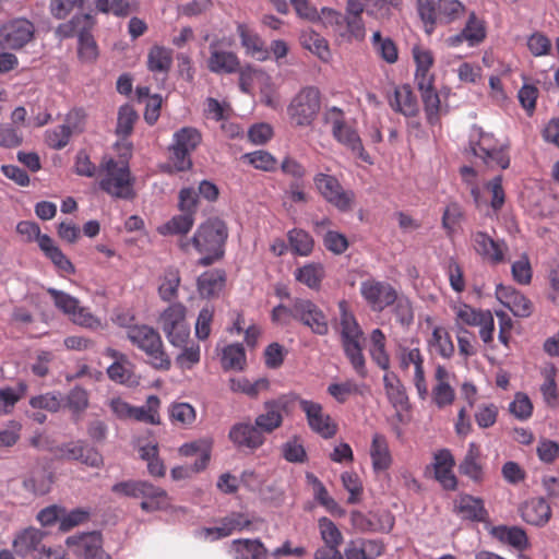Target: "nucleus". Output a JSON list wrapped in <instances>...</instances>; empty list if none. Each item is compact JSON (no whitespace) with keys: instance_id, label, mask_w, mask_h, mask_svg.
<instances>
[{"instance_id":"nucleus-1","label":"nucleus","mask_w":559,"mask_h":559,"mask_svg":"<svg viewBox=\"0 0 559 559\" xmlns=\"http://www.w3.org/2000/svg\"><path fill=\"white\" fill-rule=\"evenodd\" d=\"M227 237L228 229L224 221L210 218L201 224L192 237L193 247L203 254L198 263L207 266L221 259Z\"/></svg>"},{"instance_id":"nucleus-2","label":"nucleus","mask_w":559,"mask_h":559,"mask_svg":"<svg viewBox=\"0 0 559 559\" xmlns=\"http://www.w3.org/2000/svg\"><path fill=\"white\" fill-rule=\"evenodd\" d=\"M468 144L472 154L488 168L507 169L510 166L509 142H500L493 133L484 131L481 127H472Z\"/></svg>"},{"instance_id":"nucleus-3","label":"nucleus","mask_w":559,"mask_h":559,"mask_svg":"<svg viewBox=\"0 0 559 559\" xmlns=\"http://www.w3.org/2000/svg\"><path fill=\"white\" fill-rule=\"evenodd\" d=\"M99 170L104 173L99 181L103 191L117 199L130 200L134 197L133 179L128 163L112 157L104 158Z\"/></svg>"},{"instance_id":"nucleus-4","label":"nucleus","mask_w":559,"mask_h":559,"mask_svg":"<svg viewBox=\"0 0 559 559\" xmlns=\"http://www.w3.org/2000/svg\"><path fill=\"white\" fill-rule=\"evenodd\" d=\"M127 337L147 355L150 364L154 368L162 370L170 368V359L165 353L162 337L155 329L145 324H135L129 328Z\"/></svg>"},{"instance_id":"nucleus-5","label":"nucleus","mask_w":559,"mask_h":559,"mask_svg":"<svg viewBox=\"0 0 559 559\" xmlns=\"http://www.w3.org/2000/svg\"><path fill=\"white\" fill-rule=\"evenodd\" d=\"M321 109V93L316 86H305L298 91L287 106L290 121L300 128L310 127Z\"/></svg>"},{"instance_id":"nucleus-6","label":"nucleus","mask_w":559,"mask_h":559,"mask_svg":"<svg viewBox=\"0 0 559 559\" xmlns=\"http://www.w3.org/2000/svg\"><path fill=\"white\" fill-rule=\"evenodd\" d=\"M202 142V133L194 127H182L173 134L168 147L170 162L177 171L191 169V154Z\"/></svg>"},{"instance_id":"nucleus-7","label":"nucleus","mask_w":559,"mask_h":559,"mask_svg":"<svg viewBox=\"0 0 559 559\" xmlns=\"http://www.w3.org/2000/svg\"><path fill=\"white\" fill-rule=\"evenodd\" d=\"M313 185L318 193L337 211L347 213L354 209L355 192L352 189H345L335 176L317 173L313 176Z\"/></svg>"},{"instance_id":"nucleus-8","label":"nucleus","mask_w":559,"mask_h":559,"mask_svg":"<svg viewBox=\"0 0 559 559\" xmlns=\"http://www.w3.org/2000/svg\"><path fill=\"white\" fill-rule=\"evenodd\" d=\"M187 308L181 302L170 304L158 317V324L168 342L175 347L186 345L190 328L186 321Z\"/></svg>"},{"instance_id":"nucleus-9","label":"nucleus","mask_w":559,"mask_h":559,"mask_svg":"<svg viewBox=\"0 0 559 559\" xmlns=\"http://www.w3.org/2000/svg\"><path fill=\"white\" fill-rule=\"evenodd\" d=\"M214 527H202L197 530L194 536L200 539L215 542L233 535L234 533L249 530L252 519L245 512H230L217 521Z\"/></svg>"},{"instance_id":"nucleus-10","label":"nucleus","mask_w":559,"mask_h":559,"mask_svg":"<svg viewBox=\"0 0 559 559\" xmlns=\"http://www.w3.org/2000/svg\"><path fill=\"white\" fill-rule=\"evenodd\" d=\"M295 320L308 328L313 334L325 336L330 326L326 314L311 299L294 298Z\"/></svg>"},{"instance_id":"nucleus-11","label":"nucleus","mask_w":559,"mask_h":559,"mask_svg":"<svg viewBox=\"0 0 559 559\" xmlns=\"http://www.w3.org/2000/svg\"><path fill=\"white\" fill-rule=\"evenodd\" d=\"M292 401H297L305 413L309 428L323 439H331L336 435L337 426L331 416L323 411V406L314 401L301 399L292 394Z\"/></svg>"},{"instance_id":"nucleus-12","label":"nucleus","mask_w":559,"mask_h":559,"mask_svg":"<svg viewBox=\"0 0 559 559\" xmlns=\"http://www.w3.org/2000/svg\"><path fill=\"white\" fill-rule=\"evenodd\" d=\"M360 294L373 311L384 310L397 298L396 290L389 283L373 278L361 282Z\"/></svg>"},{"instance_id":"nucleus-13","label":"nucleus","mask_w":559,"mask_h":559,"mask_svg":"<svg viewBox=\"0 0 559 559\" xmlns=\"http://www.w3.org/2000/svg\"><path fill=\"white\" fill-rule=\"evenodd\" d=\"M35 34L34 24L26 19H14L0 28V44L9 49H21L28 44Z\"/></svg>"},{"instance_id":"nucleus-14","label":"nucleus","mask_w":559,"mask_h":559,"mask_svg":"<svg viewBox=\"0 0 559 559\" xmlns=\"http://www.w3.org/2000/svg\"><path fill=\"white\" fill-rule=\"evenodd\" d=\"M66 544L74 555L84 559H111L103 549V538L99 532L69 536Z\"/></svg>"},{"instance_id":"nucleus-15","label":"nucleus","mask_w":559,"mask_h":559,"mask_svg":"<svg viewBox=\"0 0 559 559\" xmlns=\"http://www.w3.org/2000/svg\"><path fill=\"white\" fill-rule=\"evenodd\" d=\"M385 98L394 112L406 118H415L419 114V104L409 84L394 85Z\"/></svg>"},{"instance_id":"nucleus-16","label":"nucleus","mask_w":559,"mask_h":559,"mask_svg":"<svg viewBox=\"0 0 559 559\" xmlns=\"http://www.w3.org/2000/svg\"><path fill=\"white\" fill-rule=\"evenodd\" d=\"M288 403L289 401L286 396L267 400L263 403V412L254 419L262 435L272 433L283 425V413L288 406Z\"/></svg>"},{"instance_id":"nucleus-17","label":"nucleus","mask_w":559,"mask_h":559,"mask_svg":"<svg viewBox=\"0 0 559 559\" xmlns=\"http://www.w3.org/2000/svg\"><path fill=\"white\" fill-rule=\"evenodd\" d=\"M230 442L240 450H257L263 445L265 438L258 426L250 421H240L233 425L228 432Z\"/></svg>"},{"instance_id":"nucleus-18","label":"nucleus","mask_w":559,"mask_h":559,"mask_svg":"<svg viewBox=\"0 0 559 559\" xmlns=\"http://www.w3.org/2000/svg\"><path fill=\"white\" fill-rule=\"evenodd\" d=\"M472 241L476 253L490 264L504 262L508 249L504 240H495L487 233L479 230L472 235Z\"/></svg>"},{"instance_id":"nucleus-19","label":"nucleus","mask_w":559,"mask_h":559,"mask_svg":"<svg viewBox=\"0 0 559 559\" xmlns=\"http://www.w3.org/2000/svg\"><path fill=\"white\" fill-rule=\"evenodd\" d=\"M46 536L47 532L33 526L22 530L13 539L14 552L22 558H33L44 545Z\"/></svg>"},{"instance_id":"nucleus-20","label":"nucleus","mask_w":559,"mask_h":559,"mask_svg":"<svg viewBox=\"0 0 559 559\" xmlns=\"http://www.w3.org/2000/svg\"><path fill=\"white\" fill-rule=\"evenodd\" d=\"M454 465L455 461L450 450L441 449L433 454L435 478L445 490H454L457 486V479L453 473Z\"/></svg>"},{"instance_id":"nucleus-21","label":"nucleus","mask_w":559,"mask_h":559,"mask_svg":"<svg viewBox=\"0 0 559 559\" xmlns=\"http://www.w3.org/2000/svg\"><path fill=\"white\" fill-rule=\"evenodd\" d=\"M236 31L246 55L259 61H265L270 58V51L264 40L252 27L246 23H237Z\"/></svg>"},{"instance_id":"nucleus-22","label":"nucleus","mask_w":559,"mask_h":559,"mask_svg":"<svg viewBox=\"0 0 559 559\" xmlns=\"http://www.w3.org/2000/svg\"><path fill=\"white\" fill-rule=\"evenodd\" d=\"M497 298L516 317L526 318L532 313L531 301L511 286L499 284L496 288Z\"/></svg>"},{"instance_id":"nucleus-23","label":"nucleus","mask_w":559,"mask_h":559,"mask_svg":"<svg viewBox=\"0 0 559 559\" xmlns=\"http://www.w3.org/2000/svg\"><path fill=\"white\" fill-rule=\"evenodd\" d=\"M234 559H269L270 551L260 538H237L230 543Z\"/></svg>"},{"instance_id":"nucleus-24","label":"nucleus","mask_w":559,"mask_h":559,"mask_svg":"<svg viewBox=\"0 0 559 559\" xmlns=\"http://www.w3.org/2000/svg\"><path fill=\"white\" fill-rule=\"evenodd\" d=\"M60 453L68 460L81 461L92 467L99 466L103 461L102 455L93 447L81 440L62 444Z\"/></svg>"},{"instance_id":"nucleus-25","label":"nucleus","mask_w":559,"mask_h":559,"mask_svg":"<svg viewBox=\"0 0 559 559\" xmlns=\"http://www.w3.org/2000/svg\"><path fill=\"white\" fill-rule=\"evenodd\" d=\"M524 522L534 526H544L551 516V508L544 498H532L521 507Z\"/></svg>"},{"instance_id":"nucleus-26","label":"nucleus","mask_w":559,"mask_h":559,"mask_svg":"<svg viewBox=\"0 0 559 559\" xmlns=\"http://www.w3.org/2000/svg\"><path fill=\"white\" fill-rule=\"evenodd\" d=\"M240 62L236 53L217 49L214 44L210 46L207 68L216 74L235 73L239 70Z\"/></svg>"},{"instance_id":"nucleus-27","label":"nucleus","mask_w":559,"mask_h":559,"mask_svg":"<svg viewBox=\"0 0 559 559\" xmlns=\"http://www.w3.org/2000/svg\"><path fill=\"white\" fill-rule=\"evenodd\" d=\"M490 535L519 551L525 550L530 545L526 532L520 526L497 525L490 530Z\"/></svg>"},{"instance_id":"nucleus-28","label":"nucleus","mask_w":559,"mask_h":559,"mask_svg":"<svg viewBox=\"0 0 559 559\" xmlns=\"http://www.w3.org/2000/svg\"><path fill=\"white\" fill-rule=\"evenodd\" d=\"M226 284V273L222 269H212L203 272L197 281L198 293L202 298L218 296Z\"/></svg>"},{"instance_id":"nucleus-29","label":"nucleus","mask_w":559,"mask_h":559,"mask_svg":"<svg viewBox=\"0 0 559 559\" xmlns=\"http://www.w3.org/2000/svg\"><path fill=\"white\" fill-rule=\"evenodd\" d=\"M140 498L143 499L141 502V509L146 512H154L165 510L169 506V498L166 490L153 485L146 480H143V487L141 488Z\"/></svg>"},{"instance_id":"nucleus-30","label":"nucleus","mask_w":559,"mask_h":559,"mask_svg":"<svg viewBox=\"0 0 559 559\" xmlns=\"http://www.w3.org/2000/svg\"><path fill=\"white\" fill-rule=\"evenodd\" d=\"M416 64L415 83L417 87L426 86L427 82L435 81V75L430 73L435 59L432 52L420 46H414L412 49Z\"/></svg>"},{"instance_id":"nucleus-31","label":"nucleus","mask_w":559,"mask_h":559,"mask_svg":"<svg viewBox=\"0 0 559 559\" xmlns=\"http://www.w3.org/2000/svg\"><path fill=\"white\" fill-rule=\"evenodd\" d=\"M480 449L475 442L468 444L467 452L459 465L462 475L468 477L472 481L478 484L484 479V468L479 461Z\"/></svg>"},{"instance_id":"nucleus-32","label":"nucleus","mask_w":559,"mask_h":559,"mask_svg":"<svg viewBox=\"0 0 559 559\" xmlns=\"http://www.w3.org/2000/svg\"><path fill=\"white\" fill-rule=\"evenodd\" d=\"M369 453L372 462V468L376 473L390 468L392 464V456L386 438L383 435L374 433L372 436Z\"/></svg>"},{"instance_id":"nucleus-33","label":"nucleus","mask_w":559,"mask_h":559,"mask_svg":"<svg viewBox=\"0 0 559 559\" xmlns=\"http://www.w3.org/2000/svg\"><path fill=\"white\" fill-rule=\"evenodd\" d=\"M456 512L462 519L473 522H483L488 513L481 498L462 495L456 504Z\"/></svg>"},{"instance_id":"nucleus-34","label":"nucleus","mask_w":559,"mask_h":559,"mask_svg":"<svg viewBox=\"0 0 559 559\" xmlns=\"http://www.w3.org/2000/svg\"><path fill=\"white\" fill-rule=\"evenodd\" d=\"M333 138L348 150L352 151L361 160L371 164L369 154L365 151L361 139L358 132L347 123L340 128V130L332 132Z\"/></svg>"},{"instance_id":"nucleus-35","label":"nucleus","mask_w":559,"mask_h":559,"mask_svg":"<svg viewBox=\"0 0 559 559\" xmlns=\"http://www.w3.org/2000/svg\"><path fill=\"white\" fill-rule=\"evenodd\" d=\"M39 248L59 271L66 274H73L75 272L72 262L55 243L51 237L44 235V237L40 238Z\"/></svg>"},{"instance_id":"nucleus-36","label":"nucleus","mask_w":559,"mask_h":559,"mask_svg":"<svg viewBox=\"0 0 559 559\" xmlns=\"http://www.w3.org/2000/svg\"><path fill=\"white\" fill-rule=\"evenodd\" d=\"M341 342L361 340L362 330L359 326L355 316L348 310L347 302L341 300L338 302Z\"/></svg>"},{"instance_id":"nucleus-37","label":"nucleus","mask_w":559,"mask_h":559,"mask_svg":"<svg viewBox=\"0 0 559 559\" xmlns=\"http://www.w3.org/2000/svg\"><path fill=\"white\" fill-rule=\"evenodd\" d=\"M301 46L316 55L320 60L326 62L331 58L329 44L324 37L311 28H307L300 34Z\"/></svg>"},{"instance_id":"nucleus-38","label":"nucleus","mask_w":559,"mask_h":559,"mask_svg":"<svg viewBox=\"0 0 559 559\" xmlns=\"http://www.w3.org/2000/svg\"><path fill=\"white\" fill-rule=\"evenodd\" d=\"M294 275L296 281L299 283L306 285L310 289L318 290L325 273L321 263L312 262L296 269Z\"/></svg>"},{"instance_id":"nucleus-39","label":"nucleus","mask_w":559,"mask_h":559,"mask_svg":"<svg viewBox=\"0 0 559 559\" xmlns=\"http://www.w3.org/2000/svg\"><path fill=\"white\" fill-rule=\"evenodd\" d=\"M160 401L156 395H150L146 399L145 405L142 406H132L131 419L136 421L150 424V425H159V409Z\"/></svg>"},{"instance_id":"nucleus-40","label":"nucleus","mask_w":559,"mask_h":559,"mask_svg":"<svg viewBox=\"0 0 559 559\" xmlns=\"http://www.w3.org/2000/svg\"><path fill=\"white\" fill-rule=\"evenodd\" d=\"M435 81H429L426 86L417 87L424 103L427 121L436 124L439 121L440 97L433 87Z\"/></svg>"},{"instance_id":"nucleus-41","label":"nucleus","mask_w":559,"mask_h":559,"mask_svg":"<svg viewBox=\"0 0 559 559\" xmlns=\"http://www.w3.org/2000/svg\"><path fill=\"white\" fill-rule=\"evenodd\" d=\"M173 64V51L164 46H153L147 55V68L153 73H168Z\"/></svg>"},{"instance_id":"nucleus-42","label":"nucleus","mask_w":559,"mask_h":559,"mask_svg":"<svg viewBox=\"0 0 559 559\" xmlns=\"http://www.w3.org/2000/svg\"><path fill=\"white\" fill-rule=\"evenodd\" d=\"M487 31L485 21L476 15L474 11L468 14L467 21L462 28V36L466 37L469 47L478 46L486 38Z\"/></svg>"},{"instance_id":"nucleus-43","label":"nucleus","mask_w":559,"mask_h":559,"mask_svg":"<svg viewBox=\"0 0 559 559\" xmlns=\"http://www.w3.org/2000/svg\"><path fill=\"white\" fill-rule=\"evenodd\" d=\"M335 33L345 41H362L366 37V26L362 17L344 16V23Z\"/></svg>"},{"instance_id":"nucleus-44","label":"nucleus","mask_w":559,"mask_h":559,"mask_svg":"<svg viewBox=\"0 0 559 559\" xmlns=\"http://www.w3.org/2000/svg\"><path fill=\"white\" fill-rule=\"evenodd\" d=\"M369 353L372 360L383 370L390 367V357L385 350V335L380 329L372 330L370 334Z\"/></svg>"},{"instance_id":"nucleus-45","label":"nucleus","mask_w":559,"mask_h":559,"mask_svg":"<svg viewBox=\"0 0 559 559\" xmlns=\"http://www.w3.org/2000/svg\"><path fill=\"white\" fill-rule=\"evenodd\" d=\"M288 243L293 252L300 257H308L313 251L314 240L312 236L300 228H293L287 233Z\"/></svg>"},{"instance_id":"nucleus-46","label":"nucleus","mask_w":559,"mask_h":559,"mask_svg":"<svg viewBox=\"0 0 559 559\" xmlns=\"http://www.w3.org/2000/svg\"><path fill=\"white\" fill-rule=\"evenodd\" d=\"M428 344L432 352L444 359H450L454 354V344L451 340V336L447 330L441 326H436L432 330V334L428 341Z\"/></svg>"},{"instance_id":"nucleus-47","label":"nucleus","mask_w":559,"mask_h":559,"mask_svg":"<svg viewBox=\"0 0 559 559\" xmlns=\"http://www.w3.org/2000/svg\"><path fill=\"white\" fill-rule=\"evenodd\" d=\"M108 378L119 384H124L128 386H133L139 383L136 377L132 371V365L128 359L123 360H115L107 368Z\"/></svg>"},{"instance_id":"nucleus-48","label":"nucleus","mask_w":559,"mask_h":559,"mask_svg":"<svg viewBox=\"0 0 559 559\" xmlns=\"http://www.w3.org/2000/svg\"><path fill=\"white\" fill-rule=\"evenodd\" d=\"M180 273L175 267L165 270L162 282L158 286V296L163 301H171L178 297L180 286Z\"/></svg>"},{"instance_id":"nucleus-49","label":"nucleus","mask_w":559,"mask_h":559,"mask_svg":"<svg viewBox=\"0 0 559 559\" xmlns=\"http://www.w3.org/2000/svg\"><path fill=\"white\" fill-rule=\"evenodd\" d=\"M383 384L386 396L394 407H404L407 404L408 397L405 388L396 376L385 373Z\"/></svg>"},{"instance_id":"nucleus-50","label":"nucleus","mask_w":559,"mask_h":559,"mask_svg":"<svg viewBox=\"0 0 559 559\" xmlns=\"http://www.w3.org/2000/svg\"><path fill=\"white\" fill-rule=\"evenodd\" d=\"M222 366L225 370H242L246 366V352L240 343L225 346L222 352Z\"/></svg>"},{"instance_id":"nucleus-51","label":"nucleus","mask_w":559,"mask_h":559,"mask_svg":"<svg viewBox=\"0 0 559 559\" xmlns=\"http://www.w3.org/2000/svg\"><path fill=\"white\" fill-rule=\"evenodd\" d=\"M371 44L377 55L386 63L392 64L397 61V47L390 37H382L380 31H376L372 34Z\"/></svg>"},{"instance_id":"nucleus-52","label":"nucleus","mask_w":559,"mask_h":559,"mask_svg":"<svg viewBox=\"0 0 559 559\" xmlns=\"http://www.w3.org/2000/svg\"><path fill=\"white\" fill-rule=\"evenodd\" d=\"M360 341L361 340L343 342L342 346L344 354L349 360L353 369L359 377L365 378L367 376V369Z\"/></svg>"},{"instance_id":"nucleus-53","label":"nucleus","mask_w":559,"mask_h":559,"mask_svg":"<svg viewBox=\"0 0 559 559\" xmlns=\"http://www.w3.org/2000/svg\"><path fill=\"white\" fill-rule=\"evenodd\" d=\"M269 388V380L260 378L254 382H250L245 377L231 378L229 380V389L235 393H242L250 397H257L262 390Z\"/></svg>"},{"instance_id":"nucleus-54","label":"nucleus","mask_w":559,"mask_h":559,"mask_svg":"<svg viewBox=\"0 0 559 559\" xmlns=\"http://www.w3.org/2000/svg\"><path fill=\"white\" fill-rule=\"evenodd\" d=\"M437 11L439 24H450L459 20L465 12L464 4L459 0H438Z\"/></svg>"},{"instance_id":"nucleus-55","label":"nucleus","mask_w":559,"mask_h":559,"mask_svg":"<svg viewBox=\"0 0 559 559\" xmlns=\"http://www.w3.org/2000/svg\"><path fill=\"white\" fill-rule=\"evenodd\" d=\"M66 406L72 413L73 419L78 421L83 412L88 407L87 391L81 386L71 389L66 399Z\"/></svg>"},{"instance_id":"nucleus-56","label":"nucleus","mask_w":559,"mask_h":559,"mask_svg":"<svg viewBox=\"0 0 559 559\" xmlns=\"http://www.w3.org/2000/svg\"><path fill=\"white\" fill-rule=\"evenodd\" d=\"M362 385L348 379L344 382H333L328 385L326 392L340 404H344L350 395L361 393Z\"/></svg>"},{"instance_id":"nucleus-57","label":"nucleus","mask_w":559,"mask_h":559,"mask_svg":"<svg viewBox=\"0 0 559 559\" xmlns=\"http://www.w3.org/2000/svg\"><path fill=\"white\" fill-rule=\"evenodd\" d=\"M27 385L20 382L16 388L5 386L0 389V415L10 413L14 405L25 394Z\"/></svg>"},{"instance_id":"nucleus-58","label":"nucleus","mask_w":559,"mask_h":559,"mask_svg":"<svg viewBox=\"0 0 559 559\" xmlns=\"http://www.w3.org/2000/svg\"><path fill=\"white\" fill-rule=\"evenodd\" d=\"M78 52L84 62H92L98 57V48L96 41L87 29H82L78 34Z\"/></svg>"},{"instance_id":"nucleus-59","label":"nucleus","mask_w":559,"mask_h":559,"mask_svg":"<svg viewBox=\"0 0 559 559\" xmlns=\"http://www.w3.org/2000/svg\"><path fill=\"white\" fill-rule=\"evenodd\" d=\"M416 2L417 12L424 23L425 32L430 35L435 31L436 25L439 24L437 2L435 3L433 0H416Z\"/></svg>"},{"instance_id":"nucleus-60","label":"nucleus","mask_w":559,"mask_h":559,"mask_svg":"<svg viewBox=\"0 0 559 559\" xmlns=\"http://www.w3.org/2000/svg\"><path fill=\"white\" fill-rule=\"evenodd\" d=\"M47 293L51 296L55 307L69 318L81 304L74 296L57 288L49 287Z\"/></svg>"},{"instance_id":"nucleus-61","label":"nucleus","mask_w":559,"mask_h":559,"mask_svg":"<svg viewBox=\"0 0 559 559\" xmlns=\"http://www.w3.org/2000/svg\"><path fill=\"white\" fill-rule=\"evenodd\" d=\"M136 119L134 108L129 104L122 105L118 111L116 133L121 138L130 135Z\"/></svg>"},{"instance_id":"nucleus-62","label":"nucleus","mask_w":559,"mask_h":559,"mask_svg":"<svg viewBox=\"0 0 559 559\" xmlns=\"http://www.w3.org/2000/svg\"><path fill=\"white\" fill-rule=\"evenodd\" d=\"M318 528L323 545L341 546L343 535L336 524L329 518L322 516L318 520Z\"/></svg>"},{"instance_id":"nucleus-63","label":"nucleus","mask_w":559,"mask_h":559,"mask_svg":"<svg viewBox=\"0 0 559 559\" xmlns=\"http://www.w3.org/2000/svg\"><path fill=\"white\" fill-rule=\"evenodd\" d=\"M194 224V216H191L189 213H182L180 215L174 216L170 221H168L162 228V234H170V235H185L189 233Z\"/></svg>"},{"instance_id":"nucleus-64","label":"nucleus","mask_w":559,"mask_h":559,"mask_svg":"<svg viewBox=\"0 0 559 559\" xmlns=\"http://www.w3.org/2000/svg\"><path fill=\"white\" fill-rule=\"evenodd\" d=\"M61 393L48 392L33 396L29 400V405L36 409H45L50 413H57L61 407Z\"/></svg>"}]
</instances>
